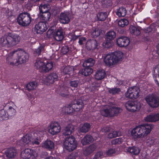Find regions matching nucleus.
<instances>
[{"instance_id": "6", "label": "nucleus", "mask_w": 159, "mask_h": 159, "mask_svg": "<svg viewBox=\"0 0 159 159\" xmlns=\"http://www.w3.org/2000/svg\"><path fill=\"white\" fill-rule=\"evenodd\" d=\"M32 18L30 15L27 12L20 14L18 16L17 21L18 24L22 26H27L31 23Z\"/></svg>"}, {"instance_id": "40", "label": "nucleus", "mask_w": 159, "mask_h": 159, "mask_svg": "<svg viewBox=\"0 0 159 159\" xmlns=\"http://www.w3.org/2000/svg\"><path fill=\"white\" fill-rule=\"evenodd\" d=\"M117 148H112L108 149L105 152V154L107 156H111L114 154L118 153L117 152Z\"/></svg>"}, {"instance_id": "27", "label": "nucleus", "mask_w": 159, "mask_h": 159, "mask_svg": "<svg viewBox=\"0 0 159 159\" xmlns=\"http://www.w3.org/2000/svg\"><path fill=\"white\" fill-rule=\"evenodd\" d=\"M74 130L73 126L72 125H69L64 128L63 130V135L65 136L70 135Z\"/></svg>"}, {"instance_id": "51", "label": "nucleus", "mask_w": 159, "mask_h": 159, "mask_svg": "<svg viewBox=\"0 0 159 159\" xmlns=\"http://www.w3.org/2000/svg\"><path fill=\"white\" fill-rule=\"evenodd\" d=\"M118 24L119 26L123 27L128 24L129 21L126 19H121L118 22Z\"/></svg>"}, {"instance_id": "37", "label": "nucleus", "mask_w": 159, "mask_h": 159, "mask_svg": "<svg viewBox=\"0 0 159 159\" xmlns=\"http://www.w3.org/2000/svg\"><path fill=\"white\" fill-rule=\"evenodd\" d=\"M96 148V146L95 145L93 144L90 145L89 147L85 149L84 152V154L85 155H88L93 152L95 150Z\"/></svg>"}, {"instance_id": "32", "label": "nucleus", "mask_w": 159, "mask_h": 159, "mask_svg": "<svg viewBox=\"0 0 159 159\" xmlns=\"http://www.w3.org/2000/svg\"><path fill=\"white\" fill-rule=\"evenodd\" d=\"M90 128L89 124L85 123L80 125L79 131L80 132L86 133L88 132Z\"/></svg>"}, {"instance_id": "17", "label": "nucleus", "mask_w": 159, "mask_h": 159, "mask_svg": "<svg viewBox=\"0 0 159 159\" xmlns=\"http://www.w3.org/2000/svg\"><path fill=\"white\" fill-rule=\"evenodd\" d=\"M57 78L58 76L57 74L55 73H52L47 76H45L44 78V81L47 84H52L57 80Z\"/></svg>"}, {"instance_id": "63", "label": "nucleus", "mask_w": 159, "mask_h": 159, "mask_svg": "<svg viewBox=\"0 0 159 159\" xmlns=\"http://www.w3.org/2000/svg\"><path fill=\"white\" fill-rule=\"evenodd\" d=\"M68 158V159H75V154L73 153H71L70 155L69 156Z\"/></svg>"}, {"instance_id": "16", "label": "nucleus", "mask_w": 159, "mask_h": 159, "mask_svg": "<svg viewBox=\"0 0 159 159\" xmlns=\"http://www.w3.org/2000/svg\"><path fill=\"white\" fill-rule=\"evenodd\" d=\"M31 137L32 135L31 134H27L18 141L17 143L21 146L24 145L26 144H30Z\"/></svg>"}, {"instance_id": "47", "label": "nucleus", "mask_w": 159, "mask_h": 159, "mask_svg": "<svg viewBox=\"0 0 159 159\" xmlns=\"http://www.w3.org/2000/svg\"><path fill=\"white\" fill-rule=\"evenodd\" d=\"M101 33V31L98 28H93L91 32V35L94 38L98 36Z\"/></svg>"}, {"instance_id": "55", "label": "nucleus", "mask_w": 159, "mask_h": 159, "mask_svg": "<svg viewBox=\"0 0 159 159\" xmlns=\"http://www.w3.org/2000/svg\"><path fill=\"white\" fill-rule=\"evenodd\" d=\"M124 139L125 138L124 137L117 138L112 140L111 143L112 144H120L124 141Z\"/></svg>"}, {"instance_id": "34", "label": "nucleus", "mask_w": 159, "mask_h": 159, "mask_svg": "<svg viewBox=\"0 0 159 159\" xmlns=\"http://www.w3.org/2000/svg\"><path fill=\"white\" fill-rule=\"evenodd\" d=\"M37 86V83L36 81H33L27 84L26 88L28 91H30L35 89Z\"/></svg>"}, {"instance_id": "64", "label": "nucleus", "mask_w": 159, "mask_h": 159, "mask_svg": "<svg viewBox=\"0 0 159 159\" xmlns=\"http://www.w3.org/2000/svg\"><path fill=\"white\" fill-rule=\"evenodd\" d=\"M78 36L73 35L72 36V39L74 40H75L78 38Z\"/></svg>"}, {"instance_id": "19", "label": "nucleus", "mask_w": 159, "mask_h": 159, "mask_svg": "<svg viewBox=\"0 0 159 159\" xmlns=\"http://www.w3.org/2000/svg\"><path fill=\"white\" fill-rule=\"evenodd\" d=\"M60 22L64 24L68 23L70 21L69 14L68 12L61 13L59 18Z\"/></svg>"}, {"instance_id": "30", "label": "nucleus", "mask_w": 159, "mask_h": 159, "mask_svg": "<svg viewBox=\"0 0 159 159\" xmlns=\"http://www.w3.org/2000/svg\"><path fill=\"white\" fill-rule=\"evenodd\" d=\"M53 64L51 61L44 62L41 71L45 72H48L53 67Z\"/></svg>"}, {"instance_id": "20", "label": "nucleus", "mask_w": 159, "mask_h": 159, "mask_svg": "<svg viewBox=\"0 0 159 159\" xmlns=\"http://www.w3.org/2000/svg\"><path fill=\"white\" fill-rule=\"evenodd\" d=\"M41 146L43 148L50 150L54 148V144L51 140L47 139L41 143Z\"/></svg>"}, {"instance_id": "31", "label": "nucleus", "mask_w": 159, "mask_h": 159, "mask_svg": "<svg viewBox=\"0 0 159 159\" xmlns=\"http://www.w3.org/2000/svg\"><path fill=\"white\" fill-rule=\"evenodd\" d=\"M126 150L132 155H138L140 152L139 149L136 147H129L126 148Z\"/></svg>"}, {"instance_id": "5", "label": "nucleus", "mask_w": 159, "mask_h": 159, "mask_svg": "<svg viewBox=\"0 0 159 159\" xmlns=\"http://www.w3.org/2000/svg\"><path fill=\"white\" fill-rule=\"evenodd\" d=\"M64 147L65 148L69 151H73L75 149L77 146V143L75 138L71 136L66 137L64 141Z\"/></svg>"}, {"instance_id": "45", "label": "nucleus", "mask_w": 159, "mask_h": 159, "mask_svg": "<svg viewBox=\"0 0 159 159\" xmlns=\"http://www.w3.org/2000/svg\"><path fill=\"white\" fill-rule=\"evenodd\" d=\"M60 91V95L62 97L67 98L69 96V92L67 88L61 87Z\"/></svg>"}, {"instance_id": "11", "label": "nucleus", "mask_w": 159, "mask_h": 159, "mask_svg": "<svg viewBox=\"0 0 159 159\" xmlns=\"http://www.w3.org/2000/svg\"><path fill=\"white\" fill-rule=\"evenodd\" d=\"M116 34L114 31H109L106 35V42L103 43V45L105 47L110 48L112 46V41L116 37Z\"/></svg>"}, {"instance_id": "59", "label": "nucleus", "mask_w": 159, "mask_h": 159, "mask_svg": "<svg viewBox=\"0 0 159 159\" xmlns=\"http://www.w3.org/2000/svg\"><path fill=\"white\" fill-rule=\"evenodd\" d=\"M72 68L69 66L65 67L63 69V72L66 74L68 73L69 72L71 71Z\"/></svg>"}, {"instance_id": "10", "label": "nucleus", "mask_w": 159, "mask_h": 159, "mask_svg": "<svg viewBox=\"0 0 159 159\" xmlns=\"http://www.w3.org/2000/svg\"><path fill=\"white\" fill-rule=\"evenodd\" d=\"M125 107L128 110L134 112L139 111L141 105L140 103L137 101H129L125 103Z\"/></svg>"}, {"instance_id": "22", "label": "nucleus", "mask_w": 159, "mask_h": 159, "mask_svg": "<svg viewBox=\"0 0 159 159\" xmlns=\"http://www.w3.org/2000/svg\"><path fill=\"white\" fill-rule=\"evenodd\" d=\"M152 74L156 83L159 86V65L153 68Z\"/></svg>"}, {"instance_id": "23", "label": "nucleus", "mask_w": 159, "mask_h": 159, "mask_svg": "<svg viewBox=\"0 0 159 159\" xmlns=\"http://www.w3.org/2000/svg\"><path fill=\"white\" fill-rule=\"evenodd\" d=\"M145 121L150 122H155L159 120V114H151L147 116L144 118Z\"/></svg>"}, {"instance_id": "57", "label": "nucleus", "mask_w": 159, "mask_h": 159, "mask_svg": "<svg viewBox=\"0 0 159 159\" xmlns=\"http://www.w3.org/2000/svg\"><path fill=\"white\" fill-rule=\"evenodd\" d=\"M79 82L78 80L71 81L70 82V86L72 87L76 88L78 85Z\"/></svg>"}, {"instance_id": "48", "label": "nucleus", "mask_w": 159, "mask_h": 159, "mask_svg": "<svg viewBox=\"0 0 159 159\" xmlns=\"http://www.w3.org/2000/svg\"><path fill=\"white\" fill-rule=\"evenodd\" d=\"M155 143V140L154 138L149 137L147 139L146 144L147 146L149 147L154 145Z\"/></svg>"}, {"instance_id": "14", "label": "nucleus", "mask_w": 159, "mask_h": 159, "mask_svg": "<svg viewBox=\"0 0 159 159\" xmlns=\"http://www.w3.org/2000/svg\"><path fill=\"white\" fill-rule=\"evenodd\" d=\"M48 27V24L46 22H40L34 27V31L37 34H42L45 31Z\"/></svg>"}, {"instance_id": "28", "label": "nucleus", "mask_w": 159, "mask_h": 159, "mask_svg": "<svg viewBox=\"0 0 159 159\" xmlns=\"http://www.w3.org/2000/svg\"><path fill=\"white\" fill-rule=\"evenodd\" d=\"M54 37L56 40L60 41H61L64 38V34L61 29L57 30L54 34Z\"/></svg>"}, {"instance_id": "13", "label": "nucleus", "mask_w": 159, "mask_h": 159, "mask_svg": "<svg viewBox=\"0 0 159 159\" xmlns=\"http://www.w3.org/2000/svg\"><path fill=\"white\" fill-rule=\"evenodd\" d=\"M61 127L57 122L51 123L48 126V131L52 135H55L59 133L61 130Z\"/></svg>"}, {"instance_id": "46", "label": "nucleus", "mask_w": 159, "mask_h": 159, "mask_svg": "<svg viewBox=\"0 0 159 159\" xmlns=\"http://www.w3.org/2000/svg\"><path fill=\"white\" fill-rule=\"evenodd\" d=\"M44 131L42 130H36L33 134L34 136L38 138L41 140V138L44 135Z\"/></svg>"}, {"instance_id": "35", "label": "nucleus", "mask_w": 159, "mask_h": 159, "mask_svg": "<svg viewBox=\"0 0 159 159\" xmlns=\"http://www.w3.org/2000/svg\"><path fill=\"white\" fill-rule=\"evenodd\" d=\"M93 141V139L90 135H86L81 140V143L83 145H86Z\"/></svg>"}, {"instance_id": "9", "label": "nucleus", "mask_w": 159, "mask_h": 159, "mask_svg": "<svg viewBox=\"0 0 159 159\" xmlns=\"http://www.w3.org/2000/svg\"><path fill=\"white\" fill-rule=\"evenodd\" d=\"M139 89L137 87L134 86L129 88L125 95L127 98L131 99H136L139 97Z\"/></svg>"}, {"instance_id": "38", "label": "nucleus", "mask_w": 159, "mask_h": 159, "mask_svg": "<svg viewBox=\"0 0 159 159\" xmlns=\"http://www.w3.org/2000/svg\"><path fill=\"white\" fill-rule=\"evenodd\" d=\"M129 30L130 33L135 36H138L140 34V30L135 26H131Z\"/></svg>"}, {"instance_id": "24", "label": "nucleus", "mask_w": 159, "mask_h": 159, "mask_svg": "<svg viewBox=\"0 0 159 159\" xmlns=\"http://www.w3.org/2000/svg\"><path fill=\"white\" fill-rule=\"evenodd\" d=\"M72 105L74 112L80 111L84 107L83 102L81 100H77L75 103Z\"/></svg>"}, {"instance_id": "49", "label": "nucleus", "mask_w": 159, "mask_h": 159, "mask_svg": "<svg viewBox=\"0 0 159 159\" xmlns=\"http://www.w3.org/2000/svg\"><path fill=\"white\" fill-rule=\"evenodd\" d=\"M121 135V133L119 131H112L109 133L107 136L108 138L111 139Z\"/></svg>"}, {"instance_id": "36", "label": "nucleus", "mask_w": 159, "mask_h": 159, "mask_svg": "<svg viewBox=\"0 0 159 159\" xmlns=\"http://www.w3.org/2000/svg\"><path fill=\"white\" fill-rule=\"evenodd\" d=\"M95 63L94 60L91 58H89L86 60L83 64L84 67H89L92 66Z\"/></svg>"}, {"instance_id": "12", "label": "nucleus", "mask_w": 159, "mask_h": 159, "mask_svg": "<svg viewBox=\"0 0 159 159\" xmlns=\"http://www.w3.org/2000/svg\"><path fill=\"white\" fill-rule=\"evenodd\" d=\"M16 54L15 52H12L9 54L6 58V61L7 64L11 66H16L19 65V61L16 57Z\"/></svg>"}, {"instance_id": "41", "label": "nucleus", "mask_w": 159, "mask_h": 159, "mask_svg": "<svg viewBox=\"0 0 159 159\" xmlns=\"http://www.w3.org/2000/svg\"><path fill=\"white\" fill-rule=\"evenodd\" d=\"M50 16V14L49 12L42 13L40 16V19L41 20L45 21V22L49 20Z\"/></svg>"}, {"instance_id": "25", "label": "nucleus", "mask_w": 159, "mask_h": 159, "mask_svg": "<svg viewBox=\"0 0 159 159\" xmlns=\"http://www.w3.org/2000/svg\"><path fill=\"white\" fill-rule=\"evenodd\" d=\"M97 42L95 40H90L87 42L86 47L89 50H93L97 47Z\"/></svg>"}, {"instance_id": "7", "label": "nucleus", "mask_w": 159, "mask_h": 159, "mask_svg": "<svg viewBox=\"0 0 159 159\" xmlns=\"http://www.w3.org/2000/svg\"><path fill=\"white\" fill-rule=\"evenodd\" d=\"M20 156L25 159H37L38 154L36 151L27 148L21 152Z\"/></svg>"}, {"instance_id": "2", "label": "nucleus", "mask_w": 159, "mask_h": 159, "mask_svg": "<svg viewBox=\"0 0 159 159\" xmlns=\"http://www.w3.org/2000/svg\"><path fill=\"white\" fill-rule=\"evenodd\" d=\"M20 39L19 35L12 34L10 35L0 38V44L5 47H11L18 44Z\"/></svg>"}, {"instance_id": "4", "label": "nucleus", "mask_w": 159, "mask_h": 159, "mask_svg": "<svg viewBox=\"0 0 159 159\" xmlns=\"http://www.w3.org/2000/svg\"><path fill=\"white\" fill-rule=\"evenodd\" d=\"M122 110L120 108L116 107L112 104L111 105L103 106L101 110V113L104 116H112L121 112Z\"/></svg>"}, {"instance_id": "33", "label": "nucleus", "mask_w": 159, "mask_h": 159, "mask_svg": "<svg viewBox=\"0 0 159 159\" xmlns=\"http://www.w3.org/2000/svg\"><path fill=\"white\" fill-rule=\"evenodd\" d=\"M85 67V68L80 70L79 71V73L85 76H87L91 75L93 72V69L89 67Z\"/></svg>"}, {"instance_id": "15", "label": "nucleus", "mask_w": 159, "mask_h": 159, "mask_svg": "<svg viewBox=\"0 0 159 159\" xmlns=\"http://www.w3.org/2000/svg\"><path fill=\"white\" fill-rule=\"evenodd\" d=\"M129 42V39L126 37H121L116 39L117 44L120 47H126Z\"/></svg>"}, {"instance_id": "54", "label": "nucleus", "mask_w": 159, "mask_h": 159, "mask_svg": "<svg viewBox=\"0 0 159 159\" xmlns=\"http://www.w3.org/2000/svg\"><path fill=\"white\" fill-rule=\"evenodd\" d=\"M7 112V114L8 115L9 118L10 116H12L15 115L16 113V111L12 107H10Z\"/></svg>"}, {"instance_id": "1", "label": "nucleus", "mask_w": 159, "mask_h": 159, "mask_svg": "<svg viewBox=\"0 0 159 159\" xmlns=\"http://www.w3.org/2000/svg\"><path fill=\"white\" fill-rule=\"evenodd\" d=\"M153 128L151 125H139L132 130L131 135L135 139L144 138L150 133Z\"/></svg>"}, {"instance_id": "60", "label": "nucleus", "mask_w": 159, "mask_h": 159, "mask_svg": "<svg viewBox=\"0 0 159 159\" xmlns=\"http://www.w3.org/2000/svg\"><path fill=\"white\" fill-rule=\"evenodd\" d=\"M69 51V48L66 46H64L61 49V52L63 54H65Z\"/></svg>"}, {"instance_id": "53", "label": "nucleus", "mask_w": 159, "mask_h": 159, "mask_svg": "<svg viewBox=\"0 0 159 159\" xmlns=\"http://www.w3.org/2000/svg\"><path fill=\"white\" fill-rule=\"evenodd\" d=\"M44 51V46L41 45L36 49L34 52V54L37 56L40 55L42 52Z\"/></svg>"}, {"instance_id": "21", "label": "nucleus", "mask_w": 159, "mask_h": 159, "mask_svg": "<svg viewBox=\"0 0 159 159\" xmlns=\"http://www.w3.org/2000/svg\"><path fill=\"white\" fill-rule=\"evenodd\" d=\"M17 153V151L16 149L13 148L7 149L5 152L6 156L9 159L14 158L16 156Z\"/></svg>"}, {"instance_id": "3", "label": "nucleus", "mask_w": 159, "mask_h": 159, "mask_svg": "<svg viewBox=\"0 0 159 159\" xmlns=\"http://www.w3.org/2000/svg\"><path fill=\"white\" fill-rule=\"evenodd\" d=\"M124 56L123 52L121 51L115 52L107 55L104 58V62L108 66H113L121 61Z\"/></svg>"}, {"instance_id": "62", "label": "nucleus", "mask_w": 159, "mask_h": 159, "mask_svg": "<svg viewBox=\"0 0 159 159\" xmlns=\"http://www.w3.org/2000/svg\"><path fill=\"white\" fill-rule=\"evenodd\" d=\"M110 130V128L108 126H106L103 127L101 129L102 132H107L109 131Z\"/></svg>"}, {"instance_id": "42", "label": "nucleus", "mask_w": 159, "mask_h": 159, "mask_svg": "<svg viewBox=\"0 0 159 159\" xmlns=\"http://www.w3.org/2000/svg\"><path fill=\"white\" fill-rule=\"evenodd\" d=\"M8 119L7 112L3 109L0 110V120H7Z\"/></svg>"}, {"instance_id": "50", "label": "nucleus", "mask_w": 159, "mask_h": 159, "mask_svg": "<svg viewBox=\"0 0 159 159\" xmlns=\"http://www.w3.org/2000/svg\"><path fill=\"white\" fill-rule=\"evenodd\" d=\"M31 144L33 145H39L41 142L40 139H39L38 138H36L34 136L33 134L32 135L31 140Z\"/></svg>"}, {"instance_id": "52", "label": "nucleus", "mask_w": 159, "mask_h": 159, "mask_svg": "<svg viewBox=\"0 0 159 159\" xmlns=\"http://www.w3.org/2000/svg\"><path fill=\"white\" fill-rule=\"evenodd\" d=\"M107 16V13L105 12H101L99 13L97 15L98 20L102 21L105 20Z\"/></svg>"}, {"instance_id": "29", "label": "nucleus", "mask_w": 159, "mask_h": 159, "mask_svg": "<svg viewBox=\"0 0 159 159\" xmlns=\"http://www.w3.org/2000/svg\"><path fill=\"white\" fill-rule=\"evenodd\" d=\"M106 75V73L103 69H101L96 71L95 74V78L98 80L104 79Z\"/></svg>"}, {"instance_id": "56", "label": "nucleus", "mask_w": 159, "mask_h": 159, "mask_svg": "<svg viewBox=\"0 0 159 159\" xmlns=\"http://www.w3.org/2000/svg\"><path fill=\"white\" fill-rule=\"evenodd\" d=\"M120 91V89L114 88L112 89H109L108 91L110 93L115 94L118 93Z\"/></svg>"}, {"instance_id": "39", "label": "nucleus", "mask_w": 159, "mask_h": 159, "mask_svg": "<svg viewBox=\"0 0 159 159\" xmlns=\"http://www.w3.org/2000/svg\"><path fill=\"white\" fill-rule=\"evenodd\" d=\"M49 9V7L47 4L43 3L41 4L39 6V10L40 12L41 13L46 12H48Z\"/></svg>"}, {"instance_id": "58", "label": "nucleus", "mask_w": 159, "mask_h": 159, "mask_svg": "<svg viewBox=\"0 0 159 159\" xmlns=\"http://www.w3.org/2000/svg\"><path fill=\"white\" fill-rule=\"evenodd\" d=\"M103 156V152H98L95 155L93 159H99V158H102Z\"/></svg>"}, {"instance_id": "43", "label": "nucleus", "mask_w": 159, "mask_h": 159, "mask_svg": "<svg viewBox=\"0 0 159 159\" xmlns=\"http://www.w3.org/2000/svg\"><path fill=\"white\" fill-rule=\"evenodd\" d=\"M126 13V11L125 8L120 7L117 11L116 14L119 17H123L125 16Z\"/></svg>"}, {"instance_id": "26", "label": "nucleus", "mask_w": 159, "mask_h": 159, "mask_svg": "<svg viewBox=\"0 0 159 159\" xmlns=\"http://www.w3.org/2000/svg\"><path fill=\"white\" fill-rule=\"evenodd\" d=\"M61 111L63 113L71 115L74 112L72 104L63 107L61 108Z\"/></svg>"}, {"instance_id": "18", "label": "nucleus", "mask_w": 159, "mask_h": 159, "mask_svg": "<svg viewBox=\"0 0 159 159\" xmlns=\"http://www.w3.org/2000/svg\"><path fill=\"white\" fill-rule=\"evenodd\" d=\"M17 54L19 55L18 60L19 64L26 62L29 58V56L28 54L25 52H19L16 53V55Z\"/></svg>"}, {"instance_id": "61", "label": "nucleus", "mask_w": 159, "mask_h": 159, "mask_svg": "<svg viewBox=\"0 0 159 159\" xmlns=\"http://www.w3.org/2000/svg\"><path fill=\"white\" fill-rule=\"evenodd\" d=\"M86 39L84 37H82L79 39V43L80 44L82 45L85 42Z\"/></svg>"}, {"instance_id": "8", "label": "nucleus", "mask_w": 159, "mask_h": 159, "mask_svg": "<svg viewBox=\"0 0 159 159\" xmlns=\"http://www.w3.org/2000/svg\"><path fill=\"white\" fill-rule=\"evenodd\" d=\"M145 99L151 107L156 108L159 106V98L153 94H149L145 98Z\"/></svg>"}, {"instance_id": "44", "label": "nucleus", "mask_w": 159, "mask_h": 159, "mask_svg": "<svg viewBox=\"0 0 159 159\" xmlns=\"http://www.w3.org/2000/svg\"><path fill=\"white\" fill-rule=\"evenodd\" d=\"M44 63L41 59L38 58L35 63V66L37 69L41 71L42 68L43 67Z\"/></svg>"}]
</instances>
